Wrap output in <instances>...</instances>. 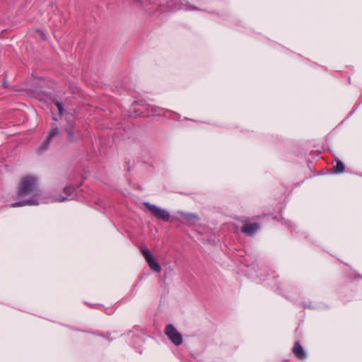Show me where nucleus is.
I'll list each match as a JSON object with an SVG mask.
<instances>
[{
	"instance_id": "f257e3e1",
	"label": "nucleus",
	"mask_w": 362,
	"mask_h": 362,
	"mask_svg": "<svg viewBox=\"0 0 362 362\" xmlns=\"http://www.w3.org/2000/svg\"><path fill=\"white\" fill-rule=\"evenodd\" d=\"M38 184L37 177L34 175L23 177L18 184L17 194L19 197H24L33 193Z\"/></svg>"
},
{
	"instance_id": "f03ea898",
	"label": "nucleus",
	"mask_w": 362,
	"mask_h": 362,
	"mask_svg": "<svg viewBox=\"0 0 362 362\" xmlns=\"http://www.w3.org/2000/svg\"><path fill=\"white\" fill-rule=\"evenodd\" d=\"M45 81L42 78L34 77L30 81V95L37 98L40 100L44 99L46 93L42 89L45 85Z\"/></svg>"
},
{
	"instance_id": "7ed1b4c3",
	"label": "nucleus",
	"mask_w": 362,
	"mask_h": 362,
	"mask_svg": "<svg viewBox=\"0 0 362 362\" xmlns=\"http://www.w3.org/2000/svg\"><path fill=\"white\" fill-rule=\"evenodd\" d=\"M165 334L175 346L182 344L183 341L182 336L173 325L170 324L166 327Z\"/></svg>"
},
{
	"instance_id": "20e7f679",
	"label": "nucleus",
	"mask_w": 362,
	"mask_h": 362,
	"mask_svg": "<svg viewBox=\"0 0 362 362\" xmlns=\"http://www.w3.org/2000/svg\"><path fill=\"white\" fill-rule=\"evenodd\" d=\"M141 250L150 267L154 271L158 272V264L153 259L150 251L145 247H141Z\"/></svg>"
},
{
	"instance_id": "39448f33",
	"label": "nucleus",
	"mask_w": 362,
	"mask_h": 362,
	"mask_svg": "<svg viewBox=\"0 0 362 362\" xmlns=\"http://www.w3.org/2000/svg\"><path fill=\"white\" fill-rule=\"evenodd\" d=\"M180 219L188 224H194L199 220V216L195 214H188L185 212L180 213Z\"/></svg>"
},
{
	"instance_id": "423d86ee",
	"label": "nucleus",
	"mask_w": 362,
	"mask_h": 362,
	"mask_svg": "<svg viewBox=\"0 0 362 362\" xmlns=\"http://www.w3.org/2000/svg\"><path fill=\"white\" fill-rule=\"evenodd\" d=\"M259 228L257 223H247L242 229V231L248 235H253Z\"/></svg>"
},
{
	"instance_id": "0eeeda50",
	"label": "nucleus",
	"mask_w": 362,
	"mask_h": 362,
	"mask_svg": "<svg viewBox=\"0 0 362 362\" xmlns=\"http://www.w3.org/2000/svg\"><path fill=\"white\" fill-rule=\"evenodd\" d=\"M293 351L298 358L304 359L306 358V353L298 342L295 343Z\"/></svg>"
},
{
	"instance_id": "6e6552de",
	"label": "nucleus",
	"mask_w": 362,
	"mask_h": 362,
	"mask_svg": "<svg viewBox=\"0 0 362 362\" xmlns=\"http://www.w3.org/2000/svg\"><path fill=\"white\" fill-rule=\"evenodd\" d=\"M39 202L36 199L23 200L21 202H16L11 204L12 207L23 206L25 205H38Z\"/></svg>"
},
{
	"instance_id": "1a4fd4ad",
	"label": "nucleus",
	"mask_w": 362,
	"mask_h": 362,
	"mask_svg": "<svg viewBox=\"0 0 362 362\" xmlns=\"http://www.w3.org/2000/svg\"><path fill=\"white\" fill-rule=\"evenodd\" d=\"M345 171L344 163L339 160H336V164L333 167V172L335 174L342 173Z\"/></svg>"
},
{
	"instance_id": "9d476101",
	"label": "nucleus",
	"mask_w": 362,
	"mask_h": 362,
	"mask_svg": "<svg viewBox=\"0 0 362 362\" xmlns=\"http://www.w3.org/2000/svg\"><path fill=\"white\" fill-rule=\"evenodd\" d=\"M58 133H59V129L57 127L51 129V130L49 132V134L47 136V138L46 141L43 144V146L45 148H47V146L49 145V144L50 141L52 140V139L54 136H57L58 134Z\"/></svg>"
},
{
	"instance_id": "9b49d317",
	"label": "nucleus",
	"mask_w": 362,
	"mask_h": 362,
	"mask_svg": "<svg viewBox=\"0 0 362 362\" xmlns=\"http://www.w3.org/2000/svg\"><path fill=\"white\" fill-rule=\"evenodd\" d=\"M170 218V214L168 211L164 209H160V219H163L164 221H168Z\"/></svg>"
},
{
	"instance_id": "f8f14e48",
	"label": "nucleus",
	"mask_w": 362,
	"mask_h": 362,
	"mask_svg": "<svg viewBox=\"0 0 362 362\" xmlns=\"http://www.w3.org/2000/svg\"><path fill=\"white\" fill-rule=\"evenodd\" d=\"M144 205L152 211V213L156 215V216H158V208L156 206H153L149 204L148 203H144Z\"/></svg>"
},
{
	"instance_id": "ddd939ff",
	"label": "nucleus",
	"mask_w": 362,
	"mask_h": 362,
	"mask_svg": "<svg viewBox=\"0 0 362 362\" xmlns=\"http://www.w3.org/2000/svg\"><path fill=\"white\" fill-rule=\"evenodd\" d=\"M75 189L74 187L71 186H67L64 188V192L67 195L70 196L74 192Z\"/></svg>"
},
{
	"instance_id": "4468645a",
	"label": "nucleus",
	"mask_w": 362,
	"mask_h": 362,
	"mask_svg": "<svg viewBox=\"0 0 362 362\" xmlns=\"http://www.w3.org/2000/svg\"><path fill=\"white\" fill-rule=\"evenodd\" d=\"M67 198L65 197H63L62 195H59L58 194H55L54 196H53V201L54 202H64L65 200H66Z\"/></svg>"
},
{
	"instance_id": "2eb2a0df",
	"label": "nucleus",
	"mask_w": 362,
	"mask_h": 362,
	"mask_svg": "<svg viewBox=\"0 0 362 362\" xmlns=\"http://www.w3.org/2000/svg\"><path fill=\"white\" fill-rule=\"evenodd\" d=\"M56 105L58 107V110H59V115H62L63 112H64V108H63L62 104L61 103H59V102H57L56 103Z\"/></svg>"
},
{
	"instance_id": "dca6fc26",
	"label": "nucleus",
	"mask_w": 362,
	"mask_h": 362,
	"mask_svg": "<svg viewBox=\"0 0 362 362\" xmlns=\"http://www.w3.org/2000/svg\"><path fill=\"white\" fill-rule=\"evenodd\" d=\"M185 9L186 10H192V9H194V8H186Z\"/></svg>"
},
{
	"instance_id": "f3484780",
	"label": "nucleus",
	"mask_w": 362,
	"mask_h": 362,
	"mask_svg": "<svg viewBox=\"0 0 362 362\" xmlns=\"http://www.w3.org/2000/svg\"><path fill=\"white\" fill-rule=\"evenodd\" d=\"M135 2H139L141 0H133Z\"/></svg>"
},
{
	"instance_id": "a211bd4d",
	"label": "nucleus",
	"mask_w": 362,
	"mask_h": 362,
	"mask_svg": "<svg viewBox=\"0 0 362 362\" xmlns=\"http://www.w3.org/2000/svg\"><path fill=\"white\" fill-rule=\"evenodd\" d=\"M156 114V112H153V113H151L150 115H153Z\"/></svg>"
},
{
	"instance_id": "6ab92c4d",
	"label": "nucleus",
	"mask_w": 362,
	"mask_h": 362,
	"mask_svg": "<svg viewBox=\"0 0 362 362\" xmlns=\"http://www.w3.org/2000/svg\"><path fill=\"white\" fill-rule=\"evenodd\" d=\"M156 114V112H153V113H151L150 115H153Z\"/></svg>"
},
{
	"instance_id": "aec40b11",
	"label": "nucleus",
	"mask_w": 362,
	"mask_h": 362,
	"mask_svg": "<svg viewBox=\"0 0 362 362\" xmlns=\"http://www.w3.org/2000/svg\"><path fill=\"white\" fill-rule=\"evenodd\" d=\"M40 35H42V37H44V34L42 33H40Z\"/></svg>"
}]
</instances>
